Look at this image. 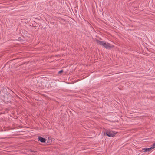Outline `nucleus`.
Wrapping results in <instances>:
<instances>
[{"label":"nucleus","mask_w":155,"mask_h":155,"mask_svg":"<svg viewBox=\"0 0 155 155\" xmlns=\"http://www.w3.org/2000/svg\"><path fill=\"white\" fill-rule=\"evenodd\" d=\"M10 91H12L13 92V91L11 90H10Z\"/></svg>","instance_id":"9b49d317"},{"label":"nucleus","mask_w":155,"mask_h":155,"mask_svg":"<svg viewBox=\"0 0 155 155\" xmlns=\"http://www.w3.org/2000/svg\"><path fill=\"white\" fill-rule=\"evenodd\" d=\"M63 70H60V71H58V73L59 74H61L62 73H63Z\"/></svg>","instance_id":"1a4fd4ad"},{"label":"nucleus","mask_w":155,"mask_h":155,"mask_svg":"<svg viewBox=\"0 0 155 155\" xmlns=\"http://www.w3.org/2000/svg\"><path fill=\"white\" fill-rule=\"evenodd\" d=\"M28 151L31 152H33L34 153L37 152L36 151L32 150L31 149H29Z\"/></svg>","instance_id":"6e6552de"},{"label":"nucleus","mask_w":155,"mask_h":155,"mask_svg":"<svg viewBox=\"0 0 155 155\" xmlns=\"http://www.w3.org/2000/svg\"><path fill=\"white\" fill-rule=\"evenodd\" d=\"M38 141H40L42 143H45L47 140L46 139L41 136H38Z\"/></svg>","instance_id":"20e7f679"},{"label":"nucleus","mask_w":155,"mask_h":155,"mask_svg":"<svg viewBox=\"0 0 155 155\" xmlns=\"http://www.w3.org/2000/svg\"><path fill=\"white\" fill-rule=\"evenodd\" d=\"M54 85H55V86H56V83H55V82H54Z\"/></svg>","instance_id":"9d476101"},{"label":"nucleus","mask_w":155,"mask_h":155,"mask_svg":"<svg viewBox=\"0 0 155 155\" xmlns=\"http://www.w3.org/2000/svg\"><path fill=\"white\" fill-rule=\"evenodd\" d=\"M48 140H47V143L49 144H51V143L52 140H51V138L50 139L49 137L48 138Z\"/></svg>","instance_id":"423d86ee"},{"label":"nucleus","mask_w":155,"mask_h":155,"mask_svg":"<svg viewBox=\"0 0 155 155\" xmlns=\"http://www.w3.org/2000/svg\"><path fill=\"white\" fill-rule=\"evenodd\" d=\"M151 150L155 148V142L150 147Z\"/></svg>","instance_id":"0eeeda50"},{"label":"nucleus","mask_w":155,"mask_h":155,"mask_svg":"<svg viewBox=\"0 0 155 155\" xmlns=\"http://www.w3.org/2000/svg\"><path fill=\"white\" fill-rule=\"evenodd\" d=\"M96 43L99 44L100 45L103 46L104 47L107 49H110L111 48H113L114 47V46L113 45L110 44L107 42H106L104 41H101L97 39L95 40Z\"/></svg>","instance_id":"f03ea898"},{"label":"nucleus","mask_w":155,"mask_h":155,"mask_svg":"<svg viewBox=\"0 0 155 155\" xmlns=\"http://www.w3.org/2000/svg\"><path fill=\"white\" fill-rule=\"evenodd\" d=\"M142 150H144V152H149V151H150L151 150V149L150 147L148 148H144Z\"/></svg>","instance_id":"39448f33"},{"label":"nucleus","mask_w":155,"mask_h":155,"mask_svg":"<svg viewBox=\"0 0 155 155\" xmlns=\"http://www.w3.org/2000/svg\"><path fill=\"white\" fill-rule=\"evenodd\" d=\"M117 132H115L110 130H105V131L104 132V136H107L110 137H113L115 134H116Z\"/></svg>","instance_id":"7ed1b4c3"},{"label":"nucleus","mask_w":155,"mask_h":155,"mask_svg":"<svg viewBox=\"0 0 155 155\" xmlns=\"http://www.w3.org/2000/svg\"><path fill=\"white\" fill-rule=\"evenodd\" d=\"M2 88V89L0 91V93L4 98V100L8 102H10V101L8 100V95L10 94V93L7 91V89L5 87H3Z\"/></svg>","instance_id":"f257e3e1"},{"label":"nucleus","mask_w":155,"mask_h":155,"mask_svg":"<svg viewBox=\"0 0 155 155\" xmlns=\"http://www.w3.org/2000/svg\"><path fill=\"white\" fill-rule=\"evenodd\" d=\"M53 82H52V83H51V84H53Z\"/></svg>","instance_id":"f8f14e48"}]
</instances>
